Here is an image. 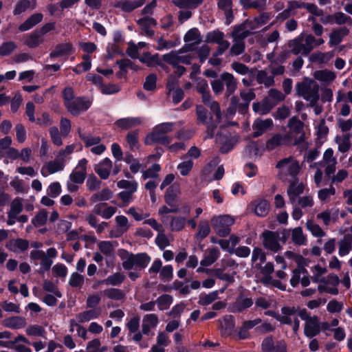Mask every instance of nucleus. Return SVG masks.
<instances>
[{
	"mask_svg": "<svg viewBox=\"0 0 352 352\" xmlns=\"http://www.w3.org/2000/svg\"><path fill=\"white\" fill-rule=\"evenodd\" d=\"M120 256L122 261V267L127 271L133 269L142 270L147 267L151 260L150 256L145 252L133 254L125 250Z\"/></svg>",
	"mask_w": 352,
	"mask_h": 352,
	"instance_id": "nucleus-1",
	"label": "nucleus"
},
{
	"mask_svg": "<svg viewBox=\"0 0 352 352\" xmlns=\"http://www.w3.org/2000/svg\"><path fill=\"white\" fill-rule=\"evenodd\" d=\"M174 123L164 122L155 126L152 132L146 135L145 144H160L167 146L171 142V139L166 135L173 131Z\"/></svg>",
	"mask_w": 352,
	"mask_h": 352,
	"instance_id": "nucleus-2",
	"label": "nucleus"
},
{
	"mask_svg": "<svg viewBox=\"0 0 352 352\" xmlns=\"http://www.w3.org/2000/svg\"><path fill=\"white\" fill-rule=\"evenodd\" d=\"M276 168L278 169V178L284 182L298 179L300 168L298 162L293 157L280 160Z\"/></svg>",
	"mask_w": 352,
	"mask_h": 352,
	"instance_id": "nucleus-3",
	"label": "nucleus"
},
{
	"mask_svg": "<svg viewBox=\"0 0 352 352\" xmlns=\"http://www.w3.org/2000/svg\"><path fill=\"white\" fill-rule=\"evenodd\" d=\"M237 79L233 74L227 72H223L219 79L211 82L212 91L216 95L221 94L223 91L225 86L226 97H229L234 93L237 89Z\"/></svg>",
	"mask_w": 352,
	"mask_h": 352,
	"instance_id": "nucleus-4",
	"label": "nucleus"
},
{
	"mask_svg": "<svg viewBox=\"0 0 352 352\" xmlns=\"http://www.w3.org/2000/svg\"><path fill=\"white\" fill-rule=\"evenodd\" d=\"M319 89L318 84L307 79L298 82L296 85L297 95L309 102L311 107L316 106L320 98Z\"/></svg>",
	"mask_w": 352,
	"mask_h": 352,
	"instance_id": "nucleus-5",
	"label": "nucleus"
},
{
	"mask_svg": "<svg viewBox=\"0 0 352 352\" xmlns=\"http://www.w3.org/2000/svg\"><path fill=\"white\" fill-rule=\"evenodd\" d=\"M314 36L302 33L294 39L289 40L287 43L289 49H292L294 55L301 54L307 56L312 50Z\"/></svg>",
	"mask_w": 352,
	"mask_h": 352,
	"instance_id": "nucleus-6",
	"label": "nucleus"
},
{
	"mask_svg": "<svg viewBox=\"0 0 352 352\" xmlns=\"http://www.w3.org/2000/svg\"><path fill=\"white\" fill-rule=\"evenodd\" d=\"M289 131L285 134L288 146L300 144L305 141L304 123L296 116L291 118L287 123Z\"/></svg>",
	"mask_w": 352,
	"mask_h": 352,
	"instance_id": "nucleus-7",
	"label": "nucleus"
},
{
	"mask_svg": "<svg viewBox=\"0 0 352 352\" xmlns=\"http://www.w3.org/2000/svg\"><path fill=\"white\" fill-rule=\"evenodd\" d=\"M234 223V219L229 215L214 217L211 219L212 229L221 237L230 234V226Z\"/></svg>",
	"mask_w": 352,
	"mask_h": 352,
	"instance_id": "nucleus-8",
	"label": "nucleus"
},
{
	"mask_svg": "<svg viewBox=\"0 0 352 352\" xmlns=\"http://www.w3.org/2000/svg\"><path fill=\"white\" fill-rule=\"evenodd\" d=\"M261 349L262 352H287V344L284 340L275 342L272 336L263 338Z\"/></svg>",
	"mask_w": 352,
	"mask_h": 352,
	"instance_id": "nucleus-9",
	"label": "nucleus"
},
{
	"mask_svg": "<svg viewBox=\"0 0 352 352\" xmlns=\"http://www.w3.org/2000/svg\"><path fill=\"white\" fill-rule=\"evenodd\" d=\"M91 101L86 97H77L65 106L67 111L73 116H77L86 111L91 106Z\"/></svg>",
	"mask_w": 352,
	"mask_h": 352,
	"instance_id": "nucleus-10",
	"label": "nucleus"
},
{
	"mask_svg": "<svg viewBox=\"0 0 352 352\" xmlns=\"http://www.w3.org/2000/svg\"><path fill=\"white\" fill-rule=\"evenodd\" d=\"M289 185L287 190V194L289 197V202L292 205H296L297 200L299 199L305 190V185L299 181V179L289 181Z\"/></svg>",
	"mask_w": 352,
	"mask_h": 352,
	"instance_id": "nucleus-11",
	"label": "nucleus"
},
{
	"mask_svg": "<svg viewBox=\"0 0 352 352\" xmlns=\"http://www.w3.org/2000/svg\"><path fill=\"white\" fill-rule=\"evenodd\" d=\"M263 241V245L265 248L274 252H276L281 249V245L278 243V234L276 232L265 230L262 234Z\"/></svg>",
	"mask_w": 352,
	"mask_h": 352,
	"instance_id": "nucleus-12",
	"label": "nucleus"
},
{
	"mask_svg": "<svg viewBox=\"0 0 352 352\" xmlns=\"http://www.w3.org/2000/svg\"><path fill=\"white\" fill-rule=\"evenodd\" d=\"M87 160L85 158L80 160L75 169L69 175V180L77 184H82L87 175Z\"/></svg>",
	"mask_w": 352,
	"mask_h": 352,
	"instance_id": "nucleus-13",
	"label": "nucleus"
},
{
	"mask_svg": "<svg viewBox=\"0 0 352 352\" xmlns=\"http://www.w3.org/2000/svg\"><path fill=\"white\" fill-rule=\"evenodd\" d=\"M252 23V22H249V21L247 20L239 25H235L231 33L233 41L244 42V39L252 34V32L248 30V28H250V26Z\"/></svg>",
	"mask_w": 352,
	"mask_h": 352,
	"instance_id": "nucleus-14",
	"label": "nucleus"
},
{
	"mask_svg": "<svg viewBox=\"0 0 352 352\" xmlns=\"http://www.w3.org/2000/svg\"><path fill=\"white\" fill-rule=\"evenodd\" d=\"M200 94L201 96V102L205 105L208 106L215 115L217 122H220L221 120V112L219 102L213 100L210 90Z\"/></svg>",
	"mask_w": 352,
	"mask_h": 352,
	"instance_id": "nucleus-15",
	"label": "nucleus"
},
{
	"mask_svg": "<svg viewBox=\"0 0 352 352\" xmlns=\"http://www.w3.org/2000/svg\"><path fill=\"white\" fill-rule=\"evenodd\" d=\"M219 328L222 336H230L235 327L234 318L231 315H226L218 320Z\"/></svg>",
	"mask_w": 352,
	"mask_h": 352,
	"instance_id": "nucleus-16",
	"label": "nucleus"
},
{
	"mask_svg": "<svg viewBox=\"0 0 352 352\" xmlns=\"http://www.w3.org/2000/svg\"><path fill=\"white\" fill-rule=\"evenodd\" d=\"M145 2L146 0H120L116 1L113 7L119 8L124 12H131L142 6Z\"/></svg>",
	"mask_w": 352,
	"mask_h": 352,
	"instance_id": "nucleus-17",
	"label": "nucleus"
},
{
	"mask_svg": "<svg viewBox=\"0 0 352 352\" xmlns=\"http://www.w3.org/2000/svg\"><path fill=\"white\" fill-rule=\"evenodd\" d=\"M320 333L319 317L313 316L312 318L305 323L304 335L308 338H313Z\"/></svg>",
	"mask_w": 352,
	"mask_h": 352,
	"instance_id": "nucleus-18",
	"label": "nucleus"
},
{
	"mask_svg": "<svg viewBox=\"0 0 352 352\" xmlns=\"http://www.w3.org/2000/svg\"><path fill=\"white\" fill-rule=\"evenodd\" d=\"M65 167V160L63 157L57 156L53 161L46 164L41 169V174L46 177L48 174H53L56 172L62 170Z\"/></svg>",
	"mask_w": 352,
	"mask_h": 352,
	"instance_id": "nucleus-19",
	"label": "nucleus"
},
{
	"mask_svg": "<svg viewBox=\"0 0 352 352\" xmlns=\"http://www.w3.org/2000/svg\"><path fill=\"white\" fill-rule=\"evenodd\" d=\"M254 214L258 217H265L270 211V204L266 199H257L252 201L250 206Z\"/></svg>",
	"mask_w": 352,
	"mask_h": 352,
	"instance_id": "nucleus-20",
	"label": "nucleus"
},
{
	"mask_svg": "<svg viewBox=\"0 0 352 352\" xmlns=\"http://www.w3.org/2000/svg\"><path fill=\"white\" fill-rule=\"evenodd\" d=\"M273 126V122L272 119H266V120H261V119H256L254 120L253 125H252V129H253V133L252 137L253 138H258L263 135L268 129L271 128Z\"/></svg>",
	"mask_w": 352,
	"mask_h": 352,
	"instance_id": "nucleus-21",
	"label": "nucleus"
},
{
	"mask_svg": "<svg viewBox=\"0 0 352 352\" xmlns=\"http://www.w3.org/2000/svg\"><path fill=\"white\" fill-rule=\"evenodd\" d=\"M74 52L73 45L70 42L57 44L54 50L50 52V57L54 58L61 56H69Z\"/></svg>",
	"mask_w": 352,
	"mask_h": 352,
	"instance_id": "nucleus-22",
	"label": "nucleus"
},
{
	"mask_svg": "<svg viewBox=\"0 0 352 352\" xmlns=\"http://www.w3.org/2000/svg\"><path fill=\"white\" fill-rule=\"evenodd\" d=\"M142 32V34H144L148 37H153L155 32L151 29V27H155L157 25V21L155 19L145 16L140 19L137 21Z\"/></svg>",
	"mask_w": 352,
	"mask_h": 352,
	"instance_id": "nucleus-23",
	"label": "nucleus"
},
{
	"mask_svg": "<svg viewBox=\"0 0 352 352\" xmlns=\"http://www.w3.org/2000/svg\"><path fill=\"white\" fill-rule=\"evenodd\" d=\"M111 168L112 162L108 157L104 158L100 163L94 166L95 172L102 179H107L109 177Z\"/></svg>",
	"mask_w": 352,
	"mask_h": 352,
	"instance_id": "nucleus-24",
	"label": "nucleus"
},
{
	"mask_svg": "<svg viewBox=\"0 0 352 352\" xmlns=\"http://www.w3.org/2000/svg\"><path fill=\"white\" fill-rule=\"evenodd\" d=\"M116 212V208L108 206L107 203L102 202L95 205L93 212L95 214L102 217L104 219L111 218Z\"/></svg>",
	"mask_w": 352,
	"mask_h": 352,
	"instance_id": "nucleus-25",
	"label": "nucleus"
},
{
	"mask_svg": "<svg viewBox=\"0 0 352 352\" xmlns=\"http://www.w3.org/2000/svg\"><path fill=\"white\" fill-rule=\"evenodd\" d=\"M261 318H256L252 320H245L243 322L242 326L239 329L238 337L241 340H245L250 338V334L249 330L261 323Z\"/></svg>",
	"mask_w": 352,
	"mask_h": 352,
	"instance_id": "nucleus-26",
	"label": "nucleus"
},
{
	"mask_svg": "<svg viewBox=\"0 0 352 352\" xmlns=\"http://www.w3.org/2000/svg\"><path fill=\"white\" fill-rule=\"evenodd\" d=\"M349 30L346 27H342L334 30L329 35V45L334 46L340 44L343 38L348 35Z\"/></svg>",
	"mask_w": 352,
	"mask_h": 352,
	"instance_id": "nucleus-27",
	"label": "nucleus"
},
{
	"mask_svg": "<svg viewBox=\"0 0 352 352\" xmlns=\"http://www.w3.org/2000/svg\"><path fill=\"white\" fill-rule=\"evenodd\" d=\"M285 135H282L280 133H276L274 134L271 138H270L266 142V149L268 151H272L277 148L278 146H282V145H287V140L285 138Z\"/></svg>",
	"mask_w": 352,
	"mask_h": 352,
	"instance_id": "nucleus-28",
	"label": "nucleus"
},
{
	"mask_svg": "<svg viewBox=\"0 0 352 352\" xmlns=\"http://www.w3.org/2000/svg\"><path fill=\"white\" fill-rule=\"evenodd\" d=\"M3 325L8 328L18 329L26 326V320L21 316H12L6 318L2 322Z\"/></svg>",
	"mask_w": 352,
	"mask_h": 352,
	"instance_id": "nucleus-29",
	"label": "nucleus"
},
{
	"mask_svg": "<svg viewBox=\"0 0 352 352\" xmlns=\"http://www.w3.org/2000/svg\"><path fill=\"white\" fill-rule=\"evenodd\" d=\"M100 314V308L91 309L77 314L76 319L78 322L84 323L91 320L98 318Z\"/></svg>",
	"mask_w": 352,
	"mask_h": 352,
	"instance_id": "nucleus-30",
	"label": "nucleus"
},
{
	"mask_svg": "<svg viewBox=\"0 0 352 352\" xmlns=\"http://www.w3.org/2000/svg\"><path fill=\"white\" fill-rule=\"evenodd\" d=\"M43 17V16L41 13L33 14L19 25V30L21 32H25L31 29L36 24L39 23L42 21Z\"/></svg>",
	"mask_w": 352,
	"mask_h": 352,
	"instance_id": "nucleus-31",
	"label": "nucleus"
},
{
	"mask_svg": "<svg viewBox=\"0 0 352 352\" xmlns=\"http://www.w3.org/2000/svg\"><path fill=\"white\" fill-rule=\"evenodd\" d=\"M6 247L12 252H16L17 250L23 252L28 249L29 241L21 238L12 239L6 244Z\"/></svg>",
	"mask_w": 352,
	"mask_h": 352,
	"instance_id": "nucleus-32",
	"label": "nucleus"
},
{
	"mask_svg": "<svg viewBox=\"0 0 352 352\" xmlns=\"http://www.w3.org/2000/svg\"><path fill=\"white\" fill-rule=\"evenodd\" d=\"M184 40L185 42H192L191 44L186 46V47L190 48L192 45L199 44L202 41V38L201 36L200 32L197 28H192L189 31L186 32L184 36ZM190 50L189 49L186 51Z\"/></svg>",
	"mask_w": 352,
	"mask_h": 352,
	"instance_id": "nucleus-33",
	"label": "nucleus"
},
{
	"mask_svg": "<svg viewBox=\"0 0 352 352\" xmlns=\"http://www.w3.org/2000/svg\"><path fill=\"white\" fill-rule=\"evenodd\" d=\"M314 76L318 80L327 85L333 82L336 78L335 73L327 69L316 71L314 72Z\"/></svg>",
	"mask_w": 352,
	"mask_h": 352,
	"instance_id": "nucleus-34",
	"label": "nucleus"
},
{
	"mask_svg": "<svg viewBox=\"0 0 352 352\" xmlns=\"http://www.w3.org/2000/svg\"><path fill=\"white\" fill-rule=\"evenodd\" d=\"M281 312L283 316H278V321L283 324L291 325L292 324L291 316L296 314L297 309L295 307H283Z\"/></svg>",
	"mask_w": 352,
	"mask_h": 352,
	"instance_id": "nucleus-35",
	"label": "nucleus"
},
{
	"mask_svg": "<svg viewBox=\"0 0 352 352\" xmlns=\"http://www.w3.org/2000/svg\"><path fill=\"white\" fill-rule=\"evenodd\" d=\"M256 80L258 84H263L265 87H270L275 84L273 76L268 75L265 70H258L256 75Z\"/></svg>",
	"mask_w": 352,
	"mask_h": 352,
	"instance_id": "nucleus-36",
	"label": "nucleus"
},
{
	"mask_svg": "<svg viewBox=\"0 0 352 352\" xmlns=\"http://www.w3.org/2000/svg\"><path fill=\"white\" fill-rule=\"evenodd\" d=\"M125 275L121 272H116L108 276L106 279L100 280L98 284H105L107 285L118 286L125 280Z\"/></svg>",
	"mask_w": 352,
	"mask_h": 352,
	"instance_id": "nucleus-37",
	"label": "nucleus"
},
{
	"mask_svg": "<svg viewBox=\"0 0 352 352\" xmlns=\"http://www.w3.org/2000/svg\"><path fill=\"white\" fill-rule=\"evenodd\" d=\"M220 252L217 248H211L206 253L204 258L201 261V265L210 266L213 264L219 258Z\"/></svg>",
	"mask_w": 352,
	"mask_h": 352,
	"instance_id": "nucleus-38",
	"label": "nucleus"
},
{
	"mask_svg": "<svg viewBox=\"0 0 352 352\" xmlns=\"http://www.w3.org/2000/svg\"><path fill=\"white\" fill-rule=\"evenodd\" d=\"M142 120L140 118H121L116 121V125L122 129H129L141 124Z\"/></svg>",
	"mask_w": 352,
	"mask_h": 352,
	"instance_id": "nucleus-39",
	"label": "nucleus"
},
{
	"mask_svg": "<svg viewBox=\"0 0 352 352\" xmlns=\"http://www.w3.org/2000/svg\"><path fill=\"white\" fill-rule=\"evenodd\" d=\"M291 238L292 242L297 245H304L307 243V238L304 235L301 227L292 229Z\"/></svg>",
	"mask_w": 352,
	"mask_h": 352,
	"instance_id": "nucleus-40",
	"label": "nucleus"
},
{
	"mask_svg": "<svg viewBox=\"0 0 352 352\" xmlns=\"http://www.w3.org/2000/svg\"><path fill=\"white\" fill-rule=\"evenodd\" d=\"M221 141L222 145L220 148V151L222 153H228L233 148L234 146L237 142V140L234 137L227 135H223Z\"/></svg>",
	"mask_w": 352,
	"mask_h": 352,
	"instance_id": "nucleus-41",
	"label": "nucleus"
},
{
	"mask_svg": "<svg viewBox=\"0 0 352 352\" xmlns=\"http://www.w3.org/2000/svg\"><path fill=\"white\" fill-rule=\"evenodd\" d=\"M186 52L184 49L177 50V51H171L168 54H164L162 56V60L166 62V63L172 65L173 67H177L178 65V60H179V54L181 53Z\"/></svg>",
	"mask_w": 352,
	"mask_h": 352,
	"instance_id": "nucleus-42",
	"label": "nucleus"
},
{
	"mask_svg": "<svg viewBox=\"0 0 352 352\" xmlns=\"http://www.w3.org/2000/svg\"><path fill=\"white\" fill-rule=\"evenodd\" d=\"M204 0H173V4L179 8L194 9L203 3Z\"/></svg>",
	"mask_w": 352,
	"mask_h": 352,
	"instance_id": "nucleus-43",
	"label": "nucleus"
},
{
	"mask_svg": "<svg viewBox=\"0 0 352 352\" xmlns=\"http://www.w3.org/2000/svg\"><path fill=\"white\" fill-rule=\"evenodd\" d=\"M253 305V300L251 298H243L239 296L234 303V307L238 312H242L245 309L250 307Z\"/></svg>",
	"mask_w": 352,
	"mask_h": 352,
	"instance_id": "nucleus-44",
	"label": "nucleus"
},
{
	"mask_svg": "<svg viewBox=\"0 0 352 352\" xmlns=\"http://www.w3.org/2000/svg\"><path fill=\"white\" fill-rule=\"evenodd\" d=\"M112 197V192L107 188H103L101 191L94 193L90 198L92 203L107 201Z\"/></svg>",
	"mask_w": 352,
	"mask_h": 352,
	"instance_id": "nucleus-45",
	"label": "nucleus"
},
{
	"mask_svg": "<svg viewBox=\"0 0 352 352\" xmlns=\"http://www.w3.org/2000/svg\"><path fill=\"white\" fill-rule=\"evenodd\" d=\"M210 232V228L209 223L206 220H202L199 222L198 227V232L196 234V238L199 241H202L206 238Z\"/></svg>",
	"mask_w": 352,
	"mask_h": 352,
	"instance_id": "nucleus-46",
	"label": "nucleus"
},
{
	"mask_svg": "<svg viewBox=\"0 0 352 352\" xmlns=\"http://www.w3.org/2000/svg\"><path fill=\"white\" fill-rule=\"evenodd\" d=\"M43 42L42 36L36 31H34L31 33L28 38L26 39L25 43L31 48H35L38 47L41 43Z\"/></svg>",
	"mask_w": 352,
	"mask_h": 352,
	"instance_id": "nucleus-47",
	"label": "nucleus"
},
{
	"mask_svg": "<svg viewBox=\"0 0 352 352\" xmlns=\"http://www.w3.org/2000/svg\"><path fill=\"white\" fill-rule=\"evenodd\" d=\"M209 114L208 110L203 105H197L196 116L197 124H208Z\"/></svg>",
	"mask_w": 352,
	"mask_h": 352,
	"instance_id": "nucleus-48",
	"label": "nucleus"
},
{
	"mask_svg": "<svg viewBox=\"0 0 352 352\" xmlns=\"http://www.w3.org/2000/svg\"><path fill=\"white\" fill-rule=\"evenodd\" d=\"M224 34L223 32L219 31V30H214L212 32H208L206 36V41L208 43H214L219 44L224 41Z\"/></svg>",
	"mask_w": 352,
	"mask_h": 352,
	"instance_id": "nucleus-49",
	"label": "nucleus"
},
{
	"mask_svg": "<svg viewBox=\"0 0 352 352\" xmlns=\"http://www.w3.org/2000/svg\"><path fill=\"white\" fill-rule=\"evenodd\" d=\"M138 134L139 132L136 130L130 131L126 135V141L131 151H134L135 148H139Z\"/></svg>",
	"mask_w": 352,
	"mask_h": 352,
	"instance_id": "nucleus-50",
	"label": "nucleus"
},
{
	"mask_svg": "<svg viewBox=\"0 0 352 352\" xmlns=\"http://www.w3.org/2000/svg\"><path fill=\"white\" fill-rule=\"evenodd\" d=\"M23 205L21 200L16 198L13 200L10 206V211L8 212V217L10 219H15L16 216L22 211Z\"/></svg>",
	"mask_w": 352,
	"mask_h": 352,
	"instance_id": "nucleus-51",
	"label": "nucleus"
},
{
	"mask_svg": "<svg viewBox=\"0 0 352 352\" xmlns=\"http://www.w3.org/2000/svg\"><path fill=\"white\" fill-rule=\"evenodd\" d=\"M105 296L109 299L120 300L125 297L124 292L116 288H109L103 292Z\"/></svg>",
	"mask_w": 352,
	"mask_h": 352,
	"instance_id": "nucleus-52",
	"label": "nucleus"
},
{
	"mask_svg": "<svg viewBox=\"0 0 352 352\" xmlns=\"http://www.w3.org/2000/svg\"><path fill=\"white\" fill-rule=\"evenodd\" d=\"M162 59L160 58L158 54L154 55L148 54L141 59L142 62L146 63L148 65H151L153 63H156L159 66L162 67L164 69H167L168 67L162 63Z\"/></svg>",
	"mask_w": 352,
	"mask_h": 352,
	"instance_id": "nucleus-53",
	"label": "nucleus"
},
{
	"mask_svg": "<svg viewBox=\"0 0 352 352\" xmlns=\"http://www.w3.org/2000/svg\"><path fill=\"white\" fill-rule=\"evenodd\" d=\"M47 212L43 209L40 210L36 216L32 219V223L35 227H40L45 224L47 219Z\"/></svg>",
	"mask_w": 352,
	"mask_h": 352,
	"instance_id": "nucleus-54",
	"label": "nucleus"
},
{
	"mask_svg": "<svg viewBox=\"0 0 352 352\" xmlns=\"http://www.w3.org/2000/svg\"><path fill=\"white\" fill-rule=\"evenodd\" d=\"M177 196V188L175 186H171L166 190L164 195V199L166 203L170 207L175 206V198Z\"/></svg>",
	"mask_w": 352,
	"mask_h": 352,
	"instance_id": "nucleus-55",
	"label": "nucleus"
},
{
	"mask_svg": "<svg viewBox=\"0 0 352 352\" xmlns=\"http://www.w3.org/2000/svg\"><path fill=\"white\" fill-rule=\"evenodd\" d=\"M173 300V297L168 294H163L160 296L156 300L158 307L160 310L163 311L167 309L172 304Z\"/></svg>",
	"mask_w": 352,
	"mask_h": 352,
	"instance_id": "nucleus-56",
	"label": "nucleus"
},
{
	"mask_svg": "<svg viewBox=\"0 0 352 352\" xmlns=\"http://www.w3.org/2000/svg\"><path fill=\"white\" fill-rule=\"evenodd\" d=\"M234 43L231 46L228 52V56H238L243 54L245 49V42L233 41Z\"/></svg>",
	"mask_w": 352,
	"mask_h": 352,
	"instance_id": "nucleus-57",
	"label": "nucleus"
},
{
	"mask_svg": "<svg viewBox=\"0 0 352 352\" xmlns=\"http://www.w3.org/2000/svg\"><path fill=\"white\" fill-rule=\"evenodd\" d=\"M117 186L120 188L126 189V192L134 193L137 190L138 184L135 181L122 179L118 182Z\"/></svg>",
	"mask_w": 352,
	"mask_h": 352,
	"instance_id": "nucleus-58",
	"label": "nucleus"
},
{
	"mask_svg": "<svg viewBox=\"0 0 352 352\" xmlns=\"http://www.w3.org/2000/svg\"><path fill=\"white\" fill-rule=\"evenodd\" d=\"M160 170L161 167L158 164H153L149 168L142 171L143 179L158 177V172H160Z\"/></svg>",
	"mask_w": 352,
	"mask_h": 352,
	"instance_id": "nucleus-59",
	"label": "nucleus"
},
{
	"mask_svg": "<svg viewBox=\"0 0 352 352\" xmlns=\"http://www.w3.org/2000/svg\"><path fill=\"white\" fill-rule=\"evenodd\" d=\"M351 242L348 235H346L343 240L339 242V254L341 256L349 254L351 249Z\"/></svg>",
	"mask_w": 352,
	"mask_h": 352,
	"instance_id": "nucleus-60",
	"label": "nucleus"
},
{
	"mask_svg": "<svg viewBox=\"0 0 352 352\" xmlns=\"http://www.w3.org/2000/svg\"><path fill=\"white\" fill-rule=\"evenodd\" d=\"M306 227L315 236L322 237L325 235V232L322 229L318 224L314 223L311 220L307 221Z\"/></svg>",
	"mask_w": 352,
	"mask_h": 352,
	"instance_id": "nucleus-61",
	"label": "nucleus"
},
{
	"mask_svg": "<svg viewBox=\"0 0 352 352\" xmlns=\"http://www.w3.org/2000/svg\"><path fill=\"white\" fill-rule=\"evenodd\" d=\"M224 268L213 269V275L219 278L220 280L226 281L228 283H232L234 281L233 275L224 273Z\"/></svg>",
	"mask_w": 352,
	"mask_h": 352,
	"instance_id": "nucleus-62",
	"label": "nucleus"
},
{
	"mask_svg": "<svg viewBox=\"0 0 352 352\" xmlns=\"http://www.w3.org/2000/svg\"><path fill=\"white\" fill-rule=\"evenodd\" d=\"M30 4L29 0H19L15 5L13 14L16 16L25 12L30 7Z\"/></svg>",
	"mask_w": 352,
	"mask_h": 352,
	"instance_id": "nucleus-63",
	"label": "nucleus"
},
{
	"mask_svg": "<svg viewBox=\"0 0 352 352\" xmlns=\"http://www.w3.org/2000/svg\"><path fill=\"white\" fill-rule=\"evenodd\" d=\"M86 184L89 190L95 191L100 188L101 182L95 175L90 174L88 175Z\"/></svg>",
	"mask_w": 352,
	"mask_h": 352,
	"instance_id": "nucleus-64",
	"label": "nucleus"
}]
</instances>
